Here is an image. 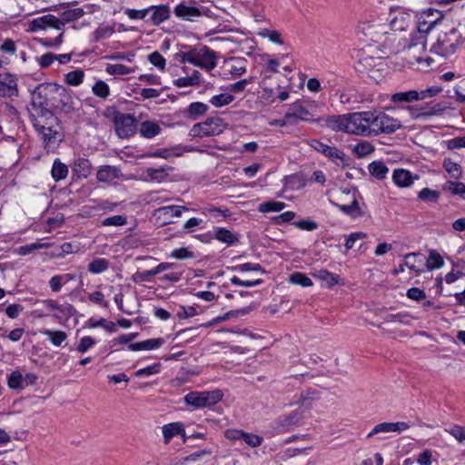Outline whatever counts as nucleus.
Wrapping results in <instances>:
<instances>
[{"label":"nucleus","mask_w":465,"mask_h":465,"mask_svg":"<svg viewBox=\"0 0 465 465\" xmlns=\"http://www.w3.org/2000/svg\"><path fill=\"white\" fill-rule=\"evenodd\" d=\"M443 263L444 262L442 257L435 251H431L427 259L426 267L428 270L431 271L437 268H440Z\"/></svg>","instance_id":"obj_55"},{"label":"nucleus","mask_w":465,"mask_h":465,"mask_svg":"<svg viewBox=\"0 0 465 465\" xmlns=\"http://www.w3.org/2000/svg\"><path fill=\"white\" fill-rule=\"evenodd\" d=\"M18 95L17 83L9 73H0V96L15 97Z\"/></svg>","instance_id":"obj_22"},{"label":"nucleus","mask_w":465,"mask_h":465,"mask_svg":"<svg viewBox=\"0 0 465 465\" xmlns=\"http://www.w3.org/2000/svg\"><path fill=\"white\" fill-rule=\"evenodd\" d=\"M148 61L160 71H164L166 65L165 58L157 51L148 55Z\"/></svg>","instance_id":"obj_60"},{"label":"nucleus","mask_w":465,"mask_h":465,"mask_svg":"<svg viewBox=\"0 0 465 465\" xmlns=\"http://www.w3.org/2000/svg\"><path fill=\"white\" fill-rule=\"evenodd\" d=\"M340 102L344 104H351L358 103L355 91L352 89H346L341 91L340 94Z\"/></svg>","instance_id":"obj_61"},{"label":"nucleus","mask_w":465,"mask_h":465,"mask_svg":"<svg viewBox=\"0 0 465 465\" xmlns=\"http://www.w3.org/2000/svg\"><path fill=\"white\" fill-rule=\"evenodd\" d=\"M54 84L55 83H45L35 87L31 94V107L29 109L51 105Z\"/></svg>","instance_id":"obj_13"},{"label":"nucleus","mask_w":465,"mask_h":465,"mask_svg":"<svg viewBox=\"0 0 465 465\" xmlns=\"http://www.w3.org/2000/svg\"><path fill=\"white\" fill-rule=\"evenodd\" d=\"M127 223L126 216L124 215H114L105 218L102 222L104 226H123Z\"/></svg>","instance_id":"obj_63"},{"label":"nucleus","mask_w":465,"mask_h":465,"mask_svg":"<svg viewBox=\"0 0 465 465\" xmlns=\"http://www.w3.org/2000/svg\"><path fill=\"white\" fill-rule=\"evenodd\" d=\"M189 209L181 205H167L157 208L153 211V216L155 218L156 223L160 225L172 223L173 219L182 216L183 212Z\"/></svg>","instance_id":"obj_17"},{"label":"nucleus","mask_w":465,"mask_h":465,"mask_svg":"<svg viewBox=\"0 0 465 465\" xmlns=\"http://www.w3.org/2000/svg\"><path fill=\"white\" fill-rule=\"evenodd\" d=\"M91 168L92 164L88 159L79 158L74 162L73 171L79 178H86L91 173Z\"/></svg>","instance_id":"obj_31"},{"label":"nucleus","mask_w":465,"mask_h":465,"mask_svg":"<svg viewBox=\"0 0 465 465\" xmlns=\"http://www.w3.org/2000/svg\"><path fill=\"white\" fill-rule=\"evenodd\" d=\"M443 19L442 12L429 8L417 15V32L411 36L410 49H417L420 54L426 51L427 35Z\"/></svg>","instance_id":"obj_1"},{"label":"nucleus","mask_w":465,"mask_h":465,"mask_svg":"<svg viewBox=\"0 0 465 465\" xmlns=\"http://www.w3.org/2000/svg\"><path fill=\"white\" fill-rule=\"evenodd\" d=\"M106 72L109 74L114 75H124L128 74L134 72V69L127 67L124 64H108L106 67Z\"/></svg>","instance_id":"obj_59"},{"label":"nucleus","mask_w":465,"mask_h":465,"mask_svg":"<svg viewBox=\"0 0 465 465\" xmlns=\"http://www.w3.org/2000/svg\"><path fill=\"white\" fill-rule=\"evenodd\" d=\"M371 136L381 134H392L402 127L401 121L383 112H371L370 116Z\"/></svg>","instance_id":"obj_5"},{"label":"nucleus","mask_w":465,"mask_h":465,"mask_svg":"<svg viewBox=\"0 0 465 465\" xmlns=\"http://www.w3.org/2000/svg\"><path fill=\"white\" fill-rule=\"evenodd\" d=\"M115 131L119 137L127 138L133 135L136 129V119L130 114L116 113L114 114Z\"/></svg>","instance_id":"obj_18"},{"label":"nucleus","mask_w":465,"mask_h":465,"mask_svg":"<svg viewBox=\"0 0 465 465\" xmlns=\"http://www.w3.org/2000/svg\"><path fill=\"white\" fill-rule=\"evenodd\" d=\"M92 92L95 96L105 99L110 94L109 85L105 82L98 80L93 85Z\"/></svg>","instance_id":"obj_50"},{"label":"nucleus","mask_w":465,"mask_h":465,"mask_svg":"<svg viewBox=\"0 0 465 465\" xmlns=\"http://www.w3.org/2000/svg\"><path fill=\"white\" fill-rule=\"evenodd\" d=\"M203 82L202 74L193 70L191 75L185 77H180L173 81V85L177 88L197 86Z\"/></svg>","instance_id":"obj_26"},{"label":"nucleus","mask_w":465,"mask_h":465,"mask_svg":"<svg viewBox=\"0 0 465 465\" xmlns=\"http://www.w3.org/2000/svg\"><path fill=\"white\" fill-rule=\"evenodd\" d=\"M172 170H173V167L167 166V165L163 166V167H160V168L150 167V168L146 169V173H147L148 179L150 181H155L158 183H162L167 178V176H168L167 172L172 171Z\"/></svg>","instance_id":"obj_30"},{"label":"nucleus","mask_w":465,"mask_h":465,"mask_svg":"<svg viewBox=\"0 0 465 465\" xmlns=\"http://www.w3.org/2000/svg\"><path fill=\"white\" fill-rule=\"evenodd\" d=\"M184 432L183 427L179 422H173L166 424L163 427V435L164 438L165 443H168L172 438L176 435L182 434Z\"/></svg>","instance_id":"obj_33"},{"label":"nucleus","mask_w":465,"mask_h":465,"mask_svg":"<svg viewBox=\"0 0 465 465\" xmlns=\"http://www.w3.org/2000/svg\"><path fill=\"white\" fill-rule=\"evenodd\" d=\"M411 15L402 8L391 9L390 12L389 28L392 31H403L411 24Z\"/></svg>","instance_id":"obj_20"},{"label":"nucleus","mask_w":465,"mask_h":465,"mask_svg":"<svg viewBox=\"0 0 465 465\" xmlns=\"http://www.w3.org/2000/svg\"><path fill=\"white\" fill-rule=\"evenodd\" d=\"M411 428V425L405 421L397 422H381L376 424L372 430L367 434L366 438L370 439L380 433H401Z\"/></svg>","instance_id":"obj_21"},{"label":"nucleus","mask_w":465,"mask_h":465,"mask_svg":"<svg viewBox=\"0 0 465 465\" xmlns=\"http://www.w3.org/2000/svg\"><path fill=\"white\" fill-rule=\"evenodd\" d=\"M38 133L41 134L45 148L47 150L54 149L64 137L58 122L45 126V129L38 131Z\"/></svg>","instance_id":"obj_19"},{"label":"nucleus","mask_w":465,"mask_h":465,"mask_svg":"<svg viewBox=\"0 0 465 465\" xmlns=\"http://www.w3.org/2000/svg\"><path fill=\"white\" fill-rule=\"evenodd\" d=\"M225 128L226 124L222 118L209 117L204 122L193 124L189 132V135L193 138L214 136L222 134Z\"/></svg>","instance_id":"obj_8"},{"label":"nucleus","mask_w":465,"mask_h":465,"mask_svg":"<svg viewBox=\"0 0 465 465\" xmlns=\"http://www.w3.org/2000/svg\"><path fill=\"white\" fill-rule=\"evenodd\" d=\"M124 13L131 20H144L150 15V6L140 10L125 8Z\"/></svg>","instance_id":"obj_49"},{"label":"nucleus","mask_w":465,"mask_h":465,"mask_svg":"<svg viewBox=\"0 0 465 465\" xmlns=\"http://www.w3.org/2000/svg\"><path fill=\"white\" fill-rule=\"evenodd\" d=\"M326 125L333 131H346V115H333L326 119Z\"/></svg>","instance_id":"obj_37"},{"label":"nucleus","mask_w":465,"mask_h":465,"mask_svg":"<svg viewBox=\"0 0 465 465\" xmlns=\"http://www.w3.org/2000/svg\"><path fill=\"white\" fill-rule=\"evenodd\" d=\"M139 131L143 137L150 139L160 134L161 126L156 122L144 121L141 124Z\"/></svg>","instance_id":"obj_29"},{"label":"nucleus","mask_w":465,"mask_h":465,"mask_svg":"<svg viewBox=\"0 0 465 465\" xmlns=\"http://www.w3.org/2000/svg\"><path fill=\"white\" fill-rule=\"evenodd\" d=\"M370 116H371V111L346 114L345 133L371 136Z\"/></svg>","instance_id":"obj_6"},{"label":"nucleus","mask_w":465,"mask_h":465,"mask_svg":"<svg viewBox=\"0 0 465 465\" xmlns=\"http://www.w3.org/2000/svg\"><path fill=\"white\" fill-rule=\"evenodd\" d=\"M216 53L209 47L203 46L201 48L192 49V64L195 66L213 70L216 66Z\"/></svg>","instance_id":"obj_14"},{"label":"nucleus","mask_w":465,"mask_h":465,"mask_svg":"<svg viewBox=\"0 0 465 465\" xmlns=\"http://www.w3.org/2000/svg\"><path fill=\"white\" fill-rule=\"evenodd\" d=\"M335 206L339 208L343 213L352 218L360 217L362 214L357 200H353L351 204L335 203Z\"/></svg>","instance_id":"obj_40"},{"label":"nucleus","mask_w":465,"mask_h":465,"mask_svg":"<svg viewBox=\"0 0 465 465\" xmlns=\"http://www.w3.org/2000/svg\"><path fill=\"white\" fill-rule=\"evenodd\" d=\"M30 121L35 129L38 132L45 129V126L54 124L58 122L57 117L47 107H38L36 109H29Z\"/></svg>","instance_id":"obj_16"},{"label":"nucleus","mask_w":465,"mask_h":465,"mask_svg":"<svg viewBox=\"0 0 465 465\" xmlns=\"http://www.w3.org/2000/svg\"><path fill=\"white\" fill-rule=\"evenodd\" d=\"M54 84L55 83H45L35 87L31 94V107L29 109L51 105Z\"/></svg>","instance_id":"obj_12"},{"label":"nucleus","mask_w":465,"mask_h":465,"mask_svg":"<svg viewBox=\"0 0 465 465\" xmlns=\"http://www.w3.org/2000/svg\"><path fill=\"white\" fill-rule=\"evenodd\" d=\"M290 282L302 287H309L312 285V280L302 272H293L290 275Z\"/></svg>","instance_id":"obj_58"},{"label":"nucleus","mask_w":465,"mask_h":465,"mask_svg":"<svg viewBox=\"0 0 465 465\" xmlns=\"http://www.w3.org/2000/svg\"><path fill=\"white\" fill-rule=\"evenodd\" d=\"M308 143L312 148L322 153L337 165H344L346 163L345 153L337 147L325 144L317 139H312Z\"/></svg>","instance_id":"obj_15"},{"label":"nucleus","mask_w":465,"mask_h":465,"mask_svg":"<svg viewBox=\"0 0 465 465\" xmlns=\"http://www.w3.org/2000/svg\"><path fill=\"white\" fill-rule=\"evenodd\" d=\"M418 176H413L412 173L405 169H395L392 174V180L399 187H409Z\"/></svg>","instance_id":"obj_25"},{"label":"nucleus","mask_w":465,"mask_h":465,"mask_svg":"<svg viewBox=\"0 0 465 465\" xmlns=\"http://www.w3.org/2000/svg\"><path fill=\"white\" fill-rule=\"evenodd\" d=\"M41 333L45 335L53 345L60 346L66 339L67 334L64 331H52L45 329L41 331Z\"/></svg>","instance_id":"obj_38"},{"label":"nucleus","mask_w":465,"mask_h":465,"mask_svg":"<svg viewBox=\"0 0 465 465\" xmlns=\"http://www.w3.org/2000/svg\"><path fill=\"white\" fill-rule=\"evenodd\" d=\"M369 172L371 176L378 180H382L386 177L389 169L384 163L376 161L370 163Z\"/></svg>","instance_id":"obj_36"},{"label":"nucleus","mask_w":465,"mask_h":465,"mask_svg":"<svg viewBox=\"0 0 465 465\" xmlns=\"http://www.w3.org/2000/svg\"><path fill=\"white\" fill-rule=\"evenodd\" d=\"M215 238L228 245H233L238 242L237 237L231 231L225 228H218L215 232Z\"/></svg>","instance_id":"obj_41"},{"label":"nucleus","mask_w":465,"mask_h":465,"mask_svg":"<svg viewBox=\"0 0 465 465\" xmlns=\"http://www.w3.org/2000/svg\"><path fill=\"white\" fill-rule=\"evenodd\" d=\"M464 41L462 33L458 28H451L449 32L440 35L431 51L442 56L452 55Z\"/></svg>","instance_id":"obj_4"},{"label":"nucleus","mask_w":465,"mask_h":465,"mask_svg":"<svg viewBox=\"0 0 465 465\" xmlns=\"http://www.w3.org/2000/svg\"><path fill=\"white\" fill-rule=\"evenodd\" d=\"M8 386L11 389H20L23 387V376L18 371H13L8 377Z\"/></svg>","instance_id":"obj_62"},{"label":"nucleus","mask_w":465,"mask_h":465,"mask_svg":"<svg viewBox=\"0 0 465 465\" xmlns=\"http://www.w3.org/2000/svg\"><path fill=\"white\" fill-rule=\"evenodd\" d=\"M84 15V12L82 8H74L71 10H67L63 13L62 18H60L64 22V26L67 23L74 22L79 18H81Z\"/></svg>","instance_id":"obj_52"},{"label":"nucleus","mask_w":465,"mask_h":465,"mask_svg":"<svg viewBox=\"0 0 465 465\" xmlns=\"http://www.w3.org/2000/svg\"><path fill=\"white\" fill-rule=\"evenodd\" d=\"M241 440H242L249 447L256 448V447H259L262 443L263 438L257 434L246 432L243 430Z\"/></svg>","instance_id":"obj_51"},{"label":"nucleus","mask_w":465,"mask_h":465,"mask_svg":"<svg viewBox=\"0 0 465 465\" xmlns=\"http://www.w3.org/2000/svg\"><path fill=\"white\" fill-rule=\"evenodd\" d=\"M389 25L383 19L370 15L365 16L357 25V32L369 37L371 41L384 47H391L396 40L395 34L388 31Z\"/></svg>","instance_id":"obj_2"},{"label":"nucleus","mask_w":465,"mask_h":465,"mask_svg":"<svg viewBox=\"0 0 465 465\" xmlns=\"http://www.w3.org/2000/svg\"><path fill=\"white\" fill-rule=\"evenodd\" d=\"M285 206L286 204L282 202H265L259 205L258 210L261 213L280 212Z\"/></svg>","instance_id":"obj_53"},{"label":"nucleus","mask_w":465,"mask_h":465,"mask_svg":"<svg viewBox=\"0 0 465 465\" xmlns=\"http://www.w3.org/2000/svg\"><path fill=\"white\" fill-rule=\"evenodd\" d=\"M208 110V106L200 102L192 103L188 107V114L194 119L204 114Z\"/></svg>","instance_id":"obj_57"},{"label":"nucleus","mask_w":465,"mask_h":465,"mask_svg":"<svg viewBox=\"0 0 465 465\" xmlns=\"http://www.w3.org/2000/svg\"><path fill=\"white\" fill-rule=\"evenodd\" d=\"M442 190L450 192L453 195H459L465 200V183L457 181H447L442 185Z\"/></svg>","instance_id":"obj_34"},{"label":"nucleus","mask_w":465,"mask_h":465,"mask_svg":"<svg viewBox=\"0 0 465 465\" xmlns=\"http://www.w3.org/2000/svg\"><path fill=\"white\" fill-rule=\"evenodd\" d=\"M314 277L319 280L324 282L327 287H332L336 283H338L339 276L335 275L332 272H328L327 270H320L316 273H314Z\"/></svg>","instance_id":"obj_45"},{"label":"nucleus","mask_w":465,"mask_h":465,"mask_svg":"<svg viewBox=\"0 0 465 465\" xmlns=\"http://www.w3.org/2000/svg\"><path fill=\"white\" fill-rule=\"evenodd\" d=\"M122 174L121 170L113 165H103L97 173L96 178L99 182L110 183L114 180L118 179Z\"/></svg>","instance_id":"obj_24"},{"label":"nucleus","mask_w":465,"mask_h":465,"mask_svg":"<svg viewBox=\"0 0 465 465\" xmlns=\"http://www.w3.org/2000/svg\"><path fill=\"white\" fill-rule=\"evenodd\" d=\"M50 106L64 114H69L75 111L76 103L65 87L55 84Z\"/></svg>","instance_id":"obj_10"},{"label":"nucleus","mask_w":465,"mask_h":465,"mask_svg":"<svg viewBox=\"0 0 465 465\" xmlns=\"http://www.w3.org/2000/svg\"><path fill=\"white\" fill-rule=\"evenodd\" d=\"M374 147L373 145L367 142L362 141L355 144L352 148V152L360 158H363L371 153H373Z\"/></svg>","instance_id":"obj_44"},{"label":"nucleus","mask_w":465,"mask_h":465,"mask_svg":"<svg viewBox=\"0 0 465 465\" xmlns=\"http://www.w3.org/2000/svg\"><path fill=\"white\" fill-rule=\"evenodd\" d=\"M171 16V10L167 5H150V17L148 22L153 25H160Z\"/></svg>","instance_id":"obj_23"},{"label":"nucleus","mask_w":465,"mask_h":465,"mask_svg":"<svg viewBox=\"0 0 465 465\" xmlns=\"http://www.w3.org/2000/svg\"><path fill=\"white\" fill-rule=\"evenodd\" d=\"M84 73L81 69H76L67 73L64 75L65 83L72 86H78L82 84Z\"/></svg>","instance_id":"obj_47"},{"label":"nucleus","mask_w":465,"mask_h":465,"mask_svg":"<svg viewBox=\"0 0 465 465\" xmlns=\"http://www.w3.org/2000/svg\"><path fill=\"white\" fill-rule=\"evenodd\" d=\"M443 167L450 177L454 179H459L462 176L461 166L459 163L452 162L450 159L444 160Z\"/></svg>","instance_id":"obj_46"},{"label":"nucleus","mask_w":465,"mask_h":465,"mask_svg":"<svg viewBox=\"0 0 465 465\" xmlns=\"http://www.w3.org/2000/svg\"><path fill=\"white\" fill-rule=\"evenodd\" d=\"M246 61L242 58H235L232 60V64L230 66V74L233 77H240L246 72L245 66Z\"/></svg>","instance_id":"obj_48"},{"label":"nucleus","mask_w":465,"mask_h":465,"mask_svg":"<svg viewBox=\"0 0 465 465\" xmlns=\"http://www.w3.org/2000/svg\"><path fill=\"white\" fill-rule=\"evenodd\" d=\"M418 91L409 90L398 92L391 95V101L395 104H410L417 101Z\"/></svg>","instance_id":"obj_28"},{"label":"nucleus","mask_w":465,"mask_h":465,"mask_svg":"<svg viewBox=\"0 0 465 465\" xmlns=\"http://www.w3.org/2000/svg\"><path fill=\"white\" fill-rule=\"evenodd\" d=\"M110 265V262L105 258H95L88 264V272L93 274L105 272Z\"/></svg>","instance_id":"obj_39"},{"label":"nucleus","mask_w":465,"mask_h":465,"mask_svg":"<svg viewBox=\"0 0 465 465\" xmlns=\"http://www.w3.org/2000/svg\"><path fill=\"white\" fill-rule=\"evenodd\" d=\"M223 392L220 390L191 391L184 396V401L187 405L194 409L212 407L222 401Z\"/></svg>","instance_id":"obj_7"},{"label":"nucleus","mask_w":465,"mask_h":465,"mask_svg":"<svg viewBox=\"0 0 465 465\" xmlns=\"http://www.w3.org/2000/svg\"><path fill=\"white\" fill-rule=\"evenodd\" d=\"M419 255H420V253H416V252H410V253L406 254L404 257V260H405L404 263H401V264H400V266L398 268H395L393 270L392 273L394 275H398L399 273L404 272L405 267H408L410 270L414 271L416 272H421V270L418 269L415 266V258Z\"/></svg>","instance_id":"obj_32"},{"label":"nucleus","mask_w":465,"mask_h":465,"mask_svg":"<svg viewBox=\"0 0 465 465\" xmlns=\"http://www.w3.org/2000/svg\"><path fill=\"white\" fill-rule=\"evenodd\" d=\"M302 420V412L299 411H293L289 414L282 416L279 419L278 423L279 427L283 430H289L293 426H296L300 423Z\"/></svg>","instance_id":"obj_27"},{"label":"nucleus","mask_w":465,"mask_h":465,"mask_svg":"<svg viewBox=\"0 0 465 465\" xmlns=\"http://www.w3.org/2000/svg\"><path fill=\"white\" fill-rule=\"evenodd\" d=\"M313 107H316L314 102L310 103L307 101L297 100L289 105L288 114L292 116L293 125L299 122H320L322 118H314Z\"/></svg>","instance_id":"obj_9"},{"label":"nucleus","mask_w":465,"mask_h":465,"mask_svg":"<svg viewBox=\"0 0 465 465\" xmlns=\"http://www.w3.org/2000/svg\"><path fill=\"white\" fill-rule=\"evenodd\" d=\"M182 155V152L178 149H157L154 152L149 153L146 154L147 157H155V158H163V159H170L172 157H178Z\"/></svg>","instance_id":"obj_42"},{"label":"nucleus","mask_w":465,"mask_h":465,"mask_svg":"<svg viewBox=\"0 0 465 465\" xmlns=\"http://www.w3.org/2000/svg\"><path fill=\"white\" fill-rule=\"evenodd\" d=\"M51 174L56 182L63 180L68 174V167L66 164L63 163L60 159H55L52 166Z\"/></svg>","instance_id":"obj_35"},{"label":"nucleus","mask_w":465,"mask_h":465,"mask_svg":"<svg viewBox=\"0 0 465 465\" xmlns=\"http://www.w3.org/2000/svg\"><path fill=\"white\" fill-rule=\"evenodd\" d=\"M54 28L59 31V35L54 38H43L39 42L46 47H58L63 42L64 22L54 15H45L33 19L28 24L29 32H38Z\"/></svg>","instance_id":"obj_3"},{"label":"nucleus","mask_w":465,"mask_h":465,"mask_svg":"<svg viewBox=\"0 0 465 465\" xmlns=\"http://www.w3.org/2000/svg\"><path fill=\"white\" fill-rule=\"evenodd\" d=\"M234 97L230 94H220L211 98L210 103L215 107H222L231 104Z\"/></svg>","instance_id":"obj_56"},{"label":"nucleus","mask_w":465,"mask_h":465,"mask_svg":"<svg viewBox=\"0 0 465 465\" xmlns=\"http://www.w3.org/2000/svg\"><path fill=\"white\" fill-rule=\"evenodd\" d=\"M446 431L455 438L460 443H463L465 441V427L454 425Z\"/></svg>","instance_id":"obj_64"},{"label":"nucleus","mask_w":465,"mask_h":465,"mask_svg":"<svg viewBox=\"0 0 465 465\" xmlns=\"http://www.w3.org/2000/svg\"><path fill=\"white\" fill-rule=\"evenodd\" d=\"M173 13L176 17L194 22L196 18L200 16H207L212 17L213 13L204 5L194 6L191 4V2H182L177 5L173 10Z\"/></svg>","instance_id":"obj_11"},{"label":"nucleus","mask_w":465,"mask_h":465,"mask_svg":"<svg viewBox=\"0 0 465 465\" xmlns=\"http://www.w3.org/2000/svg\"><path fill=\"white\" fill-rule=\"evenodd\" d=\"M418 198L422 202L437 203L440 199V192L426 187L419 192Z\"/></svg>","instance_id":"obj_43"},{"label":"nucleus","mask_w":465,"mask_h":465,"mask_svg":"<svg viewBox=\"0 0 465 465\" xmlns=\"http://www.w3.org/2000/svg\"><path fill=\"white\" fill-rule=\"evenodd\" d=\"M409 109L411 110V115L416 119L420 118V117H427V116L440 114L442 112V108L440 107V104L433 106L431 109H430L428 111H418L411 107H409Z\"/></svg>","instance_id":"obj_54"}]
</instances>
